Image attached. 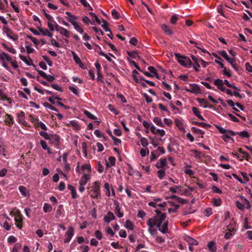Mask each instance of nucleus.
I'll use <instances>...</instances> for the list:
<instances>
[{
	"label": "nucleus",
	"instance_id": "f257e3e1",
	"mask_svg": "<svg viewBox=\"0 0 252 252\" xmlns=\"http://www.w3.org/2000/svg\"><path fill=\"white\" fill-rule=\"evenodd\" d=\"M148 220L151 221L152 224H154V225L156 226L161 233L165 234L168 232V220L166 219L165 214L158 213Z\"/></svg>",
	"mask_w": 252,
	"mask_h": 252
},
{
	"label": "nucleus",
	"instance_id": "f03ea898",
	"mask_svg": "<svg viewBox=\"0 0 252 252\" xmlns=\"http://www.w3.org/2000/svg\"><path fill=\"white\" fill-rule=\"evenodd\" d=\"M10 215L14 217L16 226L21 229L22 227L23 217L20 210L14 208L10 211Z\"/></svg>",
	"mask_w": 252,
	"mask_h": 252
},
{
	"label": "nucleus",
	"instance_id": "7ed1b4c3",
	"mask_svg": "<svg viewBox=\"0 0 252 252\" xmlns=\"http://www.w3.org/2000/svg\"><path fill=\"white\" fill-rule=\"evenodd\" d=\"M215 126L219 131L222 134V138L225 141L230 139L231 137L235 135V133L232 130L226 129L219 125H216Z\"/></svg>",
	"mask_w": 252,
	"mask_h": 252
},
{
	"label": "nucleus",
	"instance_id": "20e7f679",
	"mask_svg": "<svg viewBox=\"0 0 252 252\" xmlns=\"http://www.w3.org/2000/svg\"><path fill=\"white\" fill-rule=\"evenodd\" d=\"M175 56L178 62L181 65L188 68L191 66L192 63L189 57L181 56L180 54H175Z\"/></svg>",
	"mask_w": 252,
	"mask_h": 252
},
{
	"label": "nucleus",
	"instance_id": "39448f33",
	"mask_svg": "<svg viewBox=\"0 0 252 252\" xmlns=\"http://www.w3.org/2000/svg\"><path fill=\"white\" fill-rule=\"evenodd\" d=\"M76 171L79 173H82L83 175L86 174L87 175L91 176L92 168L90 164L87 163L82 164L80 166V170H79V163L78 162Z\"/></svg>",
	"mask_w": 252,
	"mask_h": 252
},
{
	"label": "nucleus",
	"instance_id": "423d86ee",
	"mask_svg": "<svg viewBox=\"0 0 252 252\" xmlns=\"http://www.w3.org/2000/svg\"><path fill=\"white\" fill-rule=\"evenodd\" d=\"M100 182L99 181H95L93 187V193L91 195L92 197L98 198L100 194Z\"/></svg>",
	"mask_w": 252,
	"mask_h": 252
},
{
	"label": "nucleus",
	"instance_id": "0eeeda50",
	"mask_svg": "<svg viewBox=\"0 0 252 252\" xmlns=\"http://www.w3.org/2000/svg\"><path fill=\"white\" fill-rule=\"evenodd\" d=\"M2 32L6 36L13 41H16L18 39V35L15 34L8 27L4 26L2 28Z\"/></svg>",
	"mask_w": 252,
	"mask_h": 252
},
{
	"label": "nucleus",
	"instance_id": "6e6552de",
	"mask_svg": "<svg viewBox=\"0 0 252 252\" xmlns=\"http://www.w3.org/2000/svg\"><path fill=\"white\" fill-rule=\"evenodd\" d=\"M233 224H235L234 221L232 220L230 222L231 225L228 226L227 231L224 235V238L226 239L231 238V237L235 234L236 231V228L233 225Z\"/></svg>",
	"mask_w": 252,
	"mask_h": 252
},
{
	"label": "nucleus",
	"instance_id": "1a4fd4ad",
	"mask_svg": "<svg viewBox=\"0 0 252 252\" xmlns=\"http://www.w3.org/2000/svg\"><path fill=\"white\" fill-rule=\"evenodd\" d=\"M184 240L189 245V250L191 252L193 251V248L192 246H197L198 244L197 241L196 240L194 239L193 238L190 237V236L187 235H185Z\"/></svg>",
	"mask_w": 252,
	"mask_h": 252
},
{
	"label": "nucleus",
	"instance_id": "9d476101",
	"mask_svg": "<svg viewBox=\"0 0 252 252\" xmlns=\"http://www.w3.org/2000/svg\"><path fill=\"white\" fill-rule=\"evenodd\" d=\"M74 230L71 226L69 227L65 234L64 243L69 242L74 235Z\"/></svg>",
	"mask_w": 252,
	"mask_h": 252
},
{
	"label": "nucleus",
	"instance_id": "9b49d317",
	"mask_svg": "<svg viewBox=\"0 0 252 252\" xmlns=\"http://www.w3.org/2000/svg\"><path fill=\"white\" fill-rule=\"evenodd\" d=\"M191 59L195 64L199 65L200 67H205L207 65L209 64V63L205 62L204 60L200 58H197L194 56H191Z\"/></svg>",
	"mask_w": 252,
	"mask_h": 252
},
{
	"label": "nucleus",
	"instance_id": "f8f14e48",
	"mask_svg": "<svg viewBox=\"0 0 252 252\" xmlns=\"http://www.w3.org/2000/svg\"><path fill=\"white\" fill-rule=\"evenodd\" d=\"M186 90L187 92L193 94H198L200 93V89L199 87L195 84H189V88L186 89Z\"/></svg>",
	"mask_w": 252,
	"mask_h": 252
},
{
	"label": "nucleus",
	"instance_id": "ddd939ff",
	"mask_svg": "<svg viewBox=\"0 0 252 252\" xmlns=\"http://www.w3.org/2000/svg\"><path fill=\"white\" fill-rule=\"evenodd\" d=\"M150 130L154 134L159 135L161 137L165 134V132L163 129H157L153 125L150 127Z\"/></svg>",
	"mask_w": 252,
	"mask_h": 252
},
{
	"label": "nucleus",
	"instance_id": "4468645a",
	"mask_svg": "<svg viewBox=\"0 0 252 252\" xmlns=\"http://www.w3.org/2000/svg\"><path fill=\"white\" fill-rule=\"evenodd\" d=\"M4 122H5V124L7 125L8 126H11L14 123V120L12 115L5 113Z\"/></svg>",
	"mask_w": 252,
	"mask_h": 252
},
{
	"label": "nucleus",
	"instance_id": "2eb2a0df",
	"mask_svg": "<svg viewBox=\"0 0 252 252\" xmlns=\"http://www.w3.org/2000/svg\"><path fill=\"white\" fill-rule=\"evenodd\" d=\"M155 166L158 169H164V167L167 166L166 159L165 158H160Z\"/></svg>",
	"mask_w": 252,
	"mask_h": 252
},
{
	"label": "nucleus",
	"instance_id": "dca6fc26",
	"mask_svg": "<svg viewBox=\"0 0 252 252\" xmlns=\"http://www.w3.org/2000/svg\"><path fill=\"white\" fill-rule=\"evenodd\" d=\"M65 13L67 15L66 19L73 26L78 23L76 16L71 14L69 12H66Z\"/></svg>",
	"mask_w": 252,
	"mask_h": 252
},
{
	"label": "nucleus",
	"instance_id": "f3484780",
	"mask_svg": "<svg viewBox=\"0 0 252 252\" xmlns=\"http://www.w3.org/2000/svg\"><path fill=\"white\" fill-rule=\"evenodd\" d=\"M214 84L217 88L222 92L225 91V88L223 86V81L220 79L214 80Z\"/></svg>",
	"mask_w": 252,
	"mask_h": 252
},
{
	"label": "nucleus",
	"instance_id": "a211bd4d",
	"mask_svg": "<svg viewBox=\"0 0 252 252\" xmlns=\"http://www.w3.org/2000/svg\"><path fill=\"white\" fill-rule=\"evenodd\" d=\"M161 28L163 32L167 35H171L173 34V32L172 29L169 26L163 24L161 25Z\"/></svg>",
	"mask_w": 252,
	"mask_h": 252
},
{
	"label": "nucleus",
	"instance_id": "6ab92c4d",
	"mask_svg": "<svg viewBox=\"0 0 252 252\" xmlns=\"http://www.w3.org/2000/svg\"><path fill=\"white\" fill-rule=\"evenodd\" d=\"M47 25L50 32L59 30V27L58 25L53 20L48 21Z\"/></svg>",
	"mask_w": 252,
	"mask_h": 252
},
{
	"label": "nucleus",
	"instance_id": "aec40b11",
	"mask_svg": "<svg viewBox=\"0 0 252 252\" xmlns=\"http://www.w3.org/2000/svg\"><path fill=\"white\" fill-rule=\"evenodd\" d=\"M115 219V217L114 215L110 211L108 212L107 214L104 217V221L107 223H109L111 221Z\"/></svg>",
	"mask_w": 252,
	"mask_h": 252
},
{
	"label": "nucleus",
	"instance_id": "412c9836",
	"mask_svg": "<svg viewBox=\"0 0 252 252\" xmlns=\"http://www.w3.org/2000/svg\"><path fill=\"white\" fill-rule=\"evenodd\" d=\"M73 58L75 63L78 64L80 67L82 68H84V65L82 63L80 58L77 56V55L73 51L71 52Z\"/></svg>",
	"mask_w": 252,
	"mask_h": 252
},
{
	"label": "nucleus",
	"instance_id": "4be33fe9",
	"mask_svg": "<svg viewBox=\"0 0 252 252\" xmlns=\"http://www.w3.org/2000/svg\"><path fill=\"white\" fill-rule=\"evenodd\" d=\"M114 204L115 205L114 212L118 218H122L124 216L123 212H121V208L119 206V203L117 201H115Z\"/></svg>",
	"mask_w": 252,
	"mask_h": 252
},
{
	"label": "nucleus",
	"instance_id": "5701e85b",
	"mask_svg": "<svg viewBox=\"0 0 252 252\" xmlns=\"http://www.w3.org/2000/svg\"><path fill=\"white\" fill-rule=\"evenodd\" d=\"M147 225L148 226V231L152 236H155L157 233V230L154 228V224H152L151 221H147Z\"/></svg>",
	"mask_w": 252,
	"mask_h": 252
},
{
	"label": "nucleus",
	"instance_id": "b1692460",
	"mask_svg": "<svg viewBox=\"0 0 252 252\" xmlns=\"http://www.w3.org/2000/svg\"><path fill=\"white\" fill-rule=\"evenodd\" d=\"M18 189L21 194L24 197H29L30 196L29 191L25 187L20 186L19 187Z\"/></svg>",
	"mask_w": 252,
	"mask_h": 252
},
{
	"label": "nucleus",
	"instance_id": "393cba45",
	"mask_svg": "<svg viewBox=\"0 0 252 252\" xmlns=\"http://www.w3.org/2000/svg\"><path fill=\"white\" fill-rule=\"evenodd\" d=\"M11 59V57L4 52H2L0 53V62H10Z\"/></svg>",
	"mask_w": 252,
	"mask_h": 252
},
{
	"label": "nucleus",
	"instance_id": "a878e982",
	"mask_svg": "<svg viewBox=\"0 0 252 252\" xmlns=\"http://www.w3.org/2000/svg\"><path fill=\"white\" fill-rule=\"evenodd\" d=\"M91 179V176L86 174L83 175L79 180V185H86Z\"/></svg>",
	"mask_w": 252,
	"mask_h": 252
},
{
	"label": "nucleus",
	"instance_id": "bb28decb",
	"mask_svg": "<svg viewBox=\"0 0 252 252\" xmlns=\"http://www.w3.org/2000/svg\"><path fill=\"white\" fill-rule=\"evenodd\" d=\"M61 100L58 96H53L48 98V100L52 103L63 106V103L60 101Z\"/></svg>",
	"mask_w": 252,
	"mask_h": 252
},
{
	"label": "nucleus",
	"instance_id": "cd10ccee",
	"mask_svg": "<svg viewBox=\"0 0 252 252\" xmlns=\"http://www.w3.org/2000/svg\"><path fill=\"white\" fill-rule=\"evenodd\" d=\"M18 121L19 123L25 125L26 122L25 118V113L23 111H21L20 113H17Z\"/></svg>",
	"mask_w": 252,
	"mask_h": 252
},
{
	"label": "nucleus",
	"instance_id": "c85d7f7f",
	"mask_svg": "<svg viewBox=\"0 0 252 252\" xmlns=\"http://www.w3.org/2000/svg\"><path fill=\"white\" fill-rule=\"evenodd\" d=\"M65 155L64 154V178L66 179V175L65 173H68L71 171V167L70 164L65 161Z\"/></svg>",
	"mask_w": 252,
	"mask_h": 252
},
{
	"label": "nucleus",
	"instance_id": "c756f323",
	"mask_svg": "<svg viewBox=\"0 0 252 252\" xmlns=\"http://www.w3.org/2000/svg\"><path fill=\"white\" fill-rule=\"evenodd\" d=\"M38 30L40 32V34H41L44 36H47L50 38H52L53 37V34L47 29L39 28Z\"/></svg>",
	"mask_w": 252,
	"mask_h": 252
},
{
	"label": "nucleus",
	"instance_id": "7c9ffc66",
	"mask_svg": "<svg viewBox=\"0 0 252 252\" xmlns=\"http://www.w3.org/2000/svg\"><path fill=\"white\" fill-rule=\"evenodd\" d=\"M191 109L193 114L195 116H196L198 119L202 121L204 120V118L201 115L200 112L199 111V109L195 107H192Z\"/></svg>",
	"mask_w": 252,
	"mask_h": 252
},
{
	"label": "nucleus",
	"instance_id": "2f4dec72",
	"mask_svg": "<svg viewBox=\"0 0 252 252\" xmlns=\"http://www.w3.org/2000/svg\"><path fill=\"white\" fill-rule=\"evenodd\" d=\"M67 189L71 191V197L73 199L76 198L77 195L75 188L71 185H68L67 186Z\"/></svg>",
	"mask_w": 252,
	"mask_h": 252
},
{
	"label": "nucleus",
	"instance_id": "473e14b6",
	"mask_svg": "<svg viewBox=\"0 0 252 252\" xmlns=\"http://www.w3.org/2000/svg\"><path fill=\"white\" fill-rule=\"evenodd\" d=\"M175 124L176 126L178 127V128L182 131H185V127L183 125V122L179 120V119H175Z\"/></svg>",
	"mask_w": 252,
	"mask_h": 252
},
{
	"label": "nucleus",
	"instance_id": "72a5a7b5",
	"mask_svg": "<svg viewBox=\"0 0 252 252\" xmlns=\"http://www.w3.org/2000/svg\"><path fill=\"white\" fill-rule=\"evenodd\" d=\"M208 247L209 250L211 252H216L217 251L216 244L213 241H210L208 243Z\"/></svg>",
	"mask_w": 252,
	"mask_h": 252
},
{
	"label": "nucleus",
	"instance_id": "f704fd0d",
	"mask_svg": "<svg viewBox=\"0 0 252 252\" xmlns=\"http://www.w3.org/2000/svg\"><path fill=\"white\" fill-rule=\"evenodd\" d=\"M153 122L156 125L162 127H164V124L162 123L161 118L159 117H155L153 119Z\"/></svg>",
	"mask_w": 252,
	"mask_h": 252
},
{
	"label": "nucleus",
	"instance_id": "c9c22d12",
	"mask_svg": "<svg viewBox=\"0 0 252 252\" xmlns=\"http://www.w3.org/2000/svg\"><path fill=\"white\" fill-rule=\"evenodd\" d=\"M148 69L149 71L150 74L152 75V77H156L158 78V76L157 74L156 69L153 66H149Z\"/></svg>",
	"mask_w": 252,
	"mask_h": 252
},
{
	"label": "nucleus",
	"instance_id": "e433bc0d",
	"mask_svg": "<svg viewBox=\"0 0 252 252\" xmlns=\"http://www.w3.org/2000/svg\"><path fill=\"white\" fill-rule=\"evenodd\" d=\"M157 175L158 178L160 180L163 179L165 176V169H160L158 170L157 172Z\"/></svg>",
	"mask_w": 252,
	"mask_h": 252
},
{
	"label": "nucleus",
	"instance_id": "4c0bfd02",
	"mask_svg": "<svg viewBox=\"0 0 252 252\" xmlns=\"http://www.w3.org/2000/svg\"><path fill=\"white\" fill-rule=\"evenodd\" d=\"M125 226L126 229L130 230H132L134 228L133 223L129 220H126Z\"/></svg>",
	"mask_w": 252,
	"mask_h": 252
},
{
	"label": "nucleus",
	"instance_id": "58836bf2",
	"mask_svg": "<svg viewBox=\"0 0 252 252\" xmlns=\"http://www.w3.org/2000/svg\"><path fill=\"white\" fill-rule=\"evenodd\" d=\"M166 203L163 202L162 204H157V202L156 201H151L148 203V205L152 207L156 208L157 206L160 207H164L165 206Z\"/></svg>",
	"mask_w": 252,
	"mask_h": 252
},
{
	"label": "nucleus",
	"instance_id": "ea45409f",
	"mask_svg": "<svg viewBox=\"0 0 252 252\" xmlns=\"http://www.w3.org/2000/svg\"><path fill=\"white\" fill-rule=\"evenodd\" d=\"M43 209L45 213H49L51 212L52 208L49 204L45 203L44 204Z\"/></svg>",
	"mask_w": 252,
	"mask_h": 252
},
{
	"label": "nucleus",
	"instance_id": "a19ab883",
	"mask_svg": "<svg viewBox=\"0 0 252 252\" xmlns=\"http://www.w3.org/2000/svg\"><path fill=\"white\" fill-rule=\"evenodd\" d=\"M84 114L91 120H96V117L86 110H83Z\"/></svg>",
	"mask_w": 252,
	"mask_h": 252
},
{
	"label": "nucleus",
	"instance_id": "79ce46f5",
	"mask_svg": "<svg viewBox=\"0 0 252 252\" xmlns=\"http://www.w3.org/2000/svg\"><path fill=\"white\" fill-rule=\"evenodd\" d=\"M3 46L6 50H7L10 53H12L13 54H16L17 53L16 49L15 48H14L12 46L8 47L7 46L5 45L4 44H3Z\"/></svg>",
	"mask_w": 252,
	"mask_h": 252
},
{
	"label": "nucleus",
	"instance_id": "37998d69",
	"mask_svg": "<svg viewBox=\"0 0 252 252\" xmlns=\"http://www.w3.org/2000/svg\"><path fill=\"white\" fill-rule=\"evenodd\" d=\"M73 27H74V28L75 29V30H76L78 32H79L80 33H83L84 30H83V28H82V27L80 26V23H79L78 22L77 23L75 24L73 26Z\"/></svg>",
	"mask_w": 252,
	"mask_h": 252
},
{
	"label": "nucleus",
	"instance_id": "c03bdc74",
	"mask_svg": "<svg viewBox=\"0 0 252 252\" xmlns=\"http://www.w3.org/2000/svg\"><path fill=\"white\" fill-rule=\"evenodd\" d=\"M203 213L206 217H209L213 214V211L211 208L208 207L205 209Z\"/></svg>",
	"mask_w": 252,
	"mask_h": 252
},
{
	"label": "nucleus",
	"instance_id": "a18cd8bd",
	"mask_svg": "<svg viewBox=\"0 0 252 252\" xmlns=\"http://www.w3.org/2000/svg\"><path fill=\"white\" fill-rule=\"evenodd\" d=\"M10 98H8L6 94L0 89V100H7L9 101Z\"/></svg>",
	"mask_w": 252,
	"mask_h": 252
},
{
	"label": "nucleus",
	"instance_id": "49530a36",
	"mask_svg": "<svg viewBox=\"0 0 252 252\" xmlns=\"http://www.w3.org/2000/svg\"><path fill=\"white\" fill-rule=\"evenodd\" d=\"M189 165H187L186 166V168L184 170V172L185 174L189 175V176H191L194 175V172L193 170H191L190 169L187 168L189 167Z\"/></svg>",
	"mask_w": 252,
	"mask_h": 252
},
{
	"label": "nucleus",
	"instance_id": "de8ad7c7",
	"mask_svg": "<svg viewBox=\"0 0 252 252\" xmlns=\"http://www.w3.org/2000/svg\"><path fill=\"white\" fill-rule=\"evenodd\" d=\"M181 190V187L176 186L174 187H171L169 188V190L172 193H177L179 191Z\"/></svg>",
	"mask_w": 252,
	"mask_h": 252
},
{
	"label": "nucleus",
	"instance_id": "09e8293b",
	"mask_svg": "<svg viewBox=\"0 0 252 252\" xmlns=\"http://www.w3.org/2000/svg\"><path fill=\"white\" fill-rule=\"evenodd\" d=\"M102 23L101 24V25L102 27V28L104 29V30L106 32H111L110 29L108 28V23L103 19H102Z\"/></svg>",
	"mask_w": 252,
	"mask_h": 252
},
{
	"label": "nucleus",
	"instance_id": "8fccbe9b",
	"mask_svg": "<svg viewBox=\"0 0 252 252\" xmlns=\"http://www.w3.org/2000/svg\"><path fill=\"white\" fill-rule=\"evenodd\" d=\"M223 81V85L225 84L228 87L232 88H233L234 89H236V90H237L238 91H240V89H238V88L237 87H236L234 85H232V84H230L227 80H224Z\"/></svg>",
	"mask_w": 252,
	"mask_h": 252
},
{
	"label": "nucleus",
	"instance_id": "3c124183",
	"mask_svg": "<svg viewBox=\"0 0 252 252\" xmlns=\"http://www.w3.org/2000/svg\"><path fill=\"white\" fill-rule=\"evenodd\" d=\"M40 145H41L42 148L45 150H47L48 153L50 154L51 152H50V149L48 148V146H47V145L46 142L43 140H40Z\"/></svg>",
	"mask_w": 252,
	"mask_h": 252
},
{
	"label": "nucleus",
	"instance_id": "603ef678",
	"mask_svg": "<svg viewBox=\"0 0 252 252\" xmlns=\"http://www.w3.org/2000/svg\"><path fill=\"white\" fill-rule=\"evenodd\" d=\"M104 187L105 189L106 190V194L108 196H110L111 189H110V186L109 184L108 183H105L104 184Z\"/></svg>",
	"mask_w": 252,
	"mask_h": 252
},
{
	"label": "nucleus",
	"instance_id": "864d4df0",
	"mask_svg": "<svg viewBox=\"0 0 252 252\" xmlns=\"http://www.w3.org/2000/svg\"><path fill=\"white\" fill-rule=\"evenodd\" d=\"M16 242L17 239L14 236L11 235L7 238V242L9 244L15 243Z\"/></svg>",
	"mask_w": 252,
	"mask_h": 252
},
{
	"label": "nucleus",
	"instance_id": "5fc2aeb1",
	"mask_svg": "<svg viewBox=\"0 0 252 252\" xmlns=\"http://www.w3.org/2000/svg\"><path fill=\"white\" fill-rule=\"evenodd\" d=\"M27 38L30 39L31 41H32V42L35 46H37L39 43V41L37 39H36L35 37L32 36L27 35Z\"/></svg>",
	"mask_w": 252,
	"mask_h": 252
},
{
	"label": "nucleus",
	"instance_id": "6e6d98bb",
	"mask_svg": "<svg viewBox=\"0 0 252 252\" xmlns=\"http://www.w3.org/2000/svg\"><path fill=\"white\" fill-rule=\"evenodd\" d=\"M241 199L243 201V203H244L245 206H246V207L247 209H250L251 207V204L249 201L244 197H242Z\"/></svg>",
	"mask_w": 252,
	"mask_h": 252
},
{
	"label": "nucleus",
	"instance_id": "4d7b16f0",
	"mask_svg": "<svg viewBox=\"0 0 252 252\" xmlns=\"http://www.w3.org/2000/svg\"><path fill=\"white\" fill-rule=\"evenodd\" d=\"M81 252H88L89 250V248L87 245H82L78 248Z\"/></svg>",
	"mask_w": 252,
	"mask_h": 252
},
{
	"label": "nucleus",
	"instance_id": "13d9d810",
	"mask_svg": "<svg viewBox=\"0 0 252 252\" xmlns=\"http://www.w3.org/2000/svg\"><path fill=\"white\" fill-rule=\"evenodd\" d=\"M197 101L204 108H206L207 107L206 104H207V101L205 99H202V98H197Z\"/></svg>",
	"mask_w": 252,
	"mask_h": 252
},
{
	"label": "nucleus",
	"instance_id": "bf43d9fd",
	"mask_svg": "<svg viewBox=\"0 0 252 252\" xmlns=\"http://www.w3.org/2000/svg\"><path fill=\"white\" fill-rule=\"evenodd\" d=\"M236 205L238 208H239V209L242 210H243L245 207L243 200H242V202H241L239 201H236Z\"/></svg>",
	"mask_w": 252,
	"mask_h": 252
},
{
	"label": "nucleus",
	"instance_id": "052dcab7",
	"mask_svg": "<svg viewBox=\"0 0 252 252\" xmlns=\"http://www.w3.org/2000/svg\"><path fill=\"white\" fill-rule=\"evenodd\" d=\"M68 89L74 94H75L76 95H79V92L78 91L77 89L75 87H74L73 86H69L68 87Z\"/></svg>",
	"mask_w": 252,
	"mask_h": 252
},
{
	"label": "nucleus",
	"instance_id": "680f3d73",
	"mask_svg": "<svg viewBox=\"0 0 252 252\" xmlns=\"http://www.w3.org/2000/svg\"><path fill=\"white\" fill-rule=\"evenodd\" d=\"M140 142L142 146L144 147H146L148 145V141L147 139L145 137H142L141 138Z\"/></svg>",
	"mask_w": 252,
	"mask_h": 252
},
{
	"label": "nucleus",
	"instance_id": "e2e57ef3",
	"mask_svg": "<svg viewBox=\"0 0 252 252\" xmlns=\"http://www.w3.org/2000/svg\"><path fill=\"white\" fill-rule=\"evenodd\" d=\"M178 19V15L177 14H174L171 17V18L170 20V23L172 24L175 25Z\"/></svg>",
	"mask_w": 252,
	"mask_h": 252
},
{
	"label": "nucleus",
	"instance_id": "0e129e2a",
	"mask_svg": "<svg viewBox=\"0 0 252 252\" xmlns=\"http://www.w3.org/2000/svg\"><path fill=\"white\" fill-rule=\"evenodd\" d=\"M239 135L241 136L242 138H249L250 135L249 133L245 130H244L239 133Z\"/></svg>",
	"mask_w": 252,
	"mask_h": 252
},
{
	"label": "nucleus",
	"instance_id": "69168bd1",
	"mask_svg": "<svg viewBox=\"0 0 252 252\" xmlns=\"http://www.w3.org/2000/svg\"><path fill=\"white\" fill-rule=\"evenodd\" d=\"M149 153V150L148 148L141 149L140 151V154L141 157H145L147 154Z\"/></svg>",
	"mask_w": 252,
	"mask_h": 252
},
{
	"label": "nucleus",
	"instance_id": "338daca9",
	"mask_svg": "<svg viewBox=\"0 0 252 252\" xmlns=\"http://www.w3.org/2000/svg\"><path fill=\"white\" fill-rule=\"evenodd\" d=\"M109 110L111 112H113L116 115L119 114V111L115 109L114 106L112 104H109L108 106Z\"/></svg>",
	"mask_w": 252,
	"mask_h": 252
},
{
	"label": "nucleus",
	"instance_id": "774afa93",
	"mask_svg": "<svg viewBox=\"0 0 252 252\" xmlns=\"http://www.w3.org/2000/svg\"><path fill=\"white\" fill-rule=\"evenodd\" d=\"M21 247L20 243L16 244L11 250V252H18V250Z\"/></svg>",
	"mask_w": 252,
	"mask_h": 252
}]
</instances>
